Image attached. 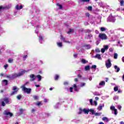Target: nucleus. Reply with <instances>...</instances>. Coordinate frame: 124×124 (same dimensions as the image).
<instances>
[{"instance_id":"obj_11","label":"nucleus","mask_w":124,"mask_h":124,"mask_svg":"<svg viewBox=\"0 0 124 124\" xmlns=\"http://www.w3.org/2000/svg\"><path fill=\"white\" fill-rule=\"evenodd\" d=\"M108 19L109 20V21H110V22H112L113 23H114V22H115V21H116V20L115 19H114V18L112 17L111 16H109L108 17Z\"/></svg>"},{"instance_id":"obj_4","label":"nucleus","mask_w":124,"mask_h":124,"mask_svg":"<svg viewBox=\"0 0 124 124\" xmlns=\"http://www.w3.org/2000/svg\"><path fill=\"white\" fill-rule=\"evenodd\" d=\"M110 110H112V113L114 114L116 116L118 115V112L117 111V109L115 108L114 106H111L110 108Z\"/></svg>"},{"instance_id":"obj_28","label":"nucleus","mask_w":124,"mask_h":124,"mask_svg":"<svg viewBox=\"0 0 124 124\" xmlns=\"http://www.w3.org/2000/svg\"><path fill=\"white\" fill-rule=\"evenodd\" d=\"M57 6H59V9H62V5L59 4V3H57Z\"/></svg>"},{"instance_id":"obj_1","label":"nucleus","mask_w":124,"mask_h":124,"mask_svg":"<svg viewBox=\"0 0 124 124\" xmlns=\"http://www.w3.org/2000/svg\"><path fill=\"white\" fill-rule=\"evenodd\" d=\"M21 88H22V91L27 93H31V89L26 88L25 85L21 86Z\"/></svg>"},{"instance_id":"obj_58","label":"nucleus","mask_w":124,"mask_h":124,"mask_svg":"<svg viewBox=\"0 0 124 124\" xmlns=\"http://www.w3.org/2000/svg\"><path fill=\"white\" fill-rule=\"evenodd\" d=\"M22 8H23V6L20 5V6H19V10H20V9H22Z\"/></svg>"},{"instance_id":"obj_33","label":"nucleus","mask_w":124,"mask_h":124,"mask_svg":"<svg viewBox=\"0 0 124 124\" xmlns=\"http://www.w3.org/2000/svg\"><path fill=\"white\" fill-rule=\"evenodd\" d=\"M118 58V54L117 53H114V59H117Z\"/></svg>"},{"instance_id":"obj_51","label":"nucleus","mask_w":124,"mask_h":124,"mask_svg":"<svg viewBox=\"0 0 124 124\" xmlns=\"http://www.w3.org/2000/svg\"><path fill=\"white\" fill-rule=\"evenodd\" d=\"M19 111H20V113H23V112H24V109L22 108H20V109H19Z\"/></svg>"},{"instance_id":"obj_55","label":"nucleus","mask_w":124,"mask_h":124,"mask_svg":"<svg viewBox=\"0 0 124 124\" xmlns=\"http://www.w3.org/2000/svg\"><path fill=\"white\" fill-rule=\"evenodd\" d=\"M118 109L119 110H121V109H122V107L121 106H118Z\"/></svg>"},{"instance_id":"obj_48","label":"nucleus","mask_w":124,"mask_h":124,"mask_svg":"<svg viewBox=\"0 0 124 124\" xmlns=\"http://www.w3.org/2000/svg\"><path fill=\"white\" fill-rule=\"evenodd\" d=\"M101 51L102 52V53H104V52H105V48H102L101 50Z\"/></svg>"},{"instance_id":"obj_53","label":"nucleus","mask_w":124,"mask_h":124,"mask_svg":"<svg viewBox=\"0 0 124 124\" xmlns=\"http://www.w3.org/2000/svg\"><path fill=\"white\" fill-rule=\"evenodd\" d=\"M34 99H38V96H34Z\"/></svg>"},{"instance_id":"obj_14","label":"nucleus","mask_w":124,"mask_h":124,"mask_svg":"<svg viewBox=\"0 0 124 124\" xmlns=\"http://www.w3.org/2000/svg\"><path fill=\"white\" fill-rule=\"evenodd\" d=\"M102 120L106 123H108L109 122V119L107 117H103Z\"/></svg>"},{"instance_id":"obj_9","label":"nucleus","mask_w":124,"mask_h":124,"mask_svg":"<svg viewBox=\"0 0 124 124\" xmlns=\"http://www.w3.org/2000/svg\"><path fill=\"white\" fill-rule=\"evenodd\" d=\"M99 88H101V87H103L104 86H105V81H102L101 82H100L99 84Z\"/></svg>"},{"instance_id":"obj_60","label":"nucleus","mask_w":124,"mask_h":124,"mask_svg":"<svg viewBox=\"0 0 124 124\" xmlns=\"http://www.w3.org/2000/svg\"><path fill=\"white\" fill-rule=\"evenodd\" d=\"M44 101L45 102H47V101H48V100L47 99H45Z\"/></svg>"},{"instance_id":"obj_57","label":"nucleus","mask_w":124,"mask_h":124,"mask_svg":"<svg viewBox=\"0 0 124 124\" xmlns=\"http://www.w3.org/2000/svg\"><path fill=\"white\" fill-rule=\"evenodd\" d=\"M35 109H32V110H31V112H32V113H34V112H35Z\"/></svg>"},{"instance_id":"obj_18","label":"nucleus","mask_w":124,"mask_h":124,"mask_svg":"<svg viewBox=\"0 0 124 124\" xmlns=\"http://www.w3.org/2000/svg\"><path fill=\"white\" fill-rule=\"evenodd\" d=\"M74 31V30L73 29H69L68 31L67 32L68 34H70V33H72V32H73Z\"/></svg>"},{"instance_id":"obj_32","label":"nucleus","mask_w":124,"mask_h":124,"mask_svg":"<svg viewBox=\"0 0 124 124\" xmlns=\"http://www.w3.org/2000/svg\"><path fill=\"white\" fill-rule=\"evenodd\" d=\"M108 46H104V49H105V50H108Z\"/></svg>"},{"instance_id":"obj_54","label":"nucleus","mask_w":124,"mask_h":124,"mask_svg":"<svg viewBox=\"0 0 124 124\" xmlns=\"http://www.w3.org/2000/svg\"><path fill=\"white\" fill-rule=\"evenodd\" d=\"M90 103H91V105H93V99H91L90 100Z\"/></svg>"},{"instance_id":"obj_7","label":"nucleus","mask_w":124,"mask_h":124,"mask_svg":"<svg viewBox=\"0 0 124 124\" xmlns=\"http://www.w3.org/2000/svg\"><path fill=\"white\" fill-rule=\"evenodd\" d=\"M13 90L14 91L12 93V94H16V93H17L18 91H19V88H17L16 86H14Z\"/></svg>"},{"instance_id":"obj_13","label":"nucleus","mask_w":124,"mask_h":124,"mask_svg":"<svg viewBox=\"0 0 124 124\" xmlns=\"http://www.w3.org/2000/svg\"><path fill=\"white\" fill-rule=\"evenodd\" d=\"M83 112H84V114H89V112H90V109H86L85 108H84L82 109Z\"/></svg>"},{"instance_id":"obj_49","label":"nucleus","mask_w":124,"mask_h":124,"mask_svg":"<svg viewBox=\"0 0 124 124\" xmlns=\"http://www.w3.org/2000/svg\"><path fill=\"white\" fill-rule=\"evenodd\" d=\"M95 52H100V50H99V48H96Z\"/></svg>"},{"instance_id":"obj_42","label":"nucleus","mask_w":124,"mask_h":124,"mask_svg":"<svg viewBox=\"0 0 124 124\" xmlns=\"http://www.w3.org/2000/svg\"><path fill=\"white\" fill-rule=\"evenodd\" d=\"M59 75H56V76H55V80H58V79H59Z\"/></svg>"},{"instance_id":"obj_36","label":"nucleus","mask_w":124,"mask_h":124,"mask_svg":"<svg viewBox=\"0 0 124 124\" xmlns=\"http://www.w3.org/2000/svg\"><path fill=\"white\" fill-rule=\"evenodd\" d=\"M83 112V109H82L81 108H79V111L78 112V114H82V112Z\"/></svg>"},{"instance_id":"obj_34","label":"nucleus","mask_w":124,"mask_h":124,"mask_svg":"<svg viewBox=\"0 0 124 124\" xmlns=\"http://www.w3.org/2000/svg\"><path fill=\"white\" fill-rule=\"evenodd\" d=\"M86 85V83L83 82L80 84V87H84Z\"/></svg>"},{"instance_id":"obj_39","label":"nucleus","mask_w":124,"mask_h":124,"mask_svg":"<svg viewBox=\"0 0 124 124\" xmlns=\"http://www.w3.org/2000/svg\"><path fill=\"white\" fill-rule=\"evenodd\" d=\"M124 0L120 1V4L121 6H123L124 5Z\"/></svg>"},{"instance_id":"obj_26","label":"nucleus","mask_w":124,"mask_h":124,"mask_svg":"<svg viewBox=\"0 0 124 124\" xmlns=\"http://www.w3.org/2000/svg\"><path fill=\"white\" fill-rule=\"evenodd\" d=\"M91 46L90 45H88L85 46L86 49H91Z\"/></svg>"},{"instance_id":"obj_50","label":"nucleus","mask_w":124,"mask_h":124,"mask_svg":"<svg viewBox=\"0 0 124 124\" xmlns=\"http://www.w3.org/2000/svg\"><path fill=\"white\" fill-rule=\"evenodd\" d=\"M93 103H94L95 106H96L97 105V102H96V101H94Z\"/></svg>"},{"instance_id":"obj_10","label":"nucleus","mask_w":124,"mask_h":124,"mask_svg":"<svg viewBox=\"0 0 124 124\" xmlns=\"http://www.w3.org/2000/svg\"><path fill=\"white\" fill-rule=\"evenodd\" d=\"M30 78H31V81H34L35 80V76L34 75L32 74L30 75Z\"/></svg>"},{"instance_id":"obj_25","label":"nucleus","mask_w":124,"mask_h":124,"mask_svg":"<svg viewBox=\"0 0 124 124\" xmlns=\"http://www.w3.org/2000/svg\"><path fill=\"white\" fill-rule=\"evenodd\" d=\"M81 62H82V63H86L87 62H88V61H86V60L82 59L81 60Z\"/></svg>"},{"instance_id":"obj_8","label":"nucleus","mask_w":124,"mask_h":124,"mask_svg":"<svg viewBox=\"0 0 124 124\" xmlns=\"http://www.w3.org/2000/svg\"><path fill=\"white\" fill-rule=\"evenodd\" d=\"M61 40L62 42H65V43H70L69 41L65 40V38H64L62 35H61Z\"/></svg>"},{"instance_id":"obj_56","label":"nucleus","mask_w":124,"mask_h":124,"mask_svg":"<svg viewBox=\"0 0 124 124\" xmlns=\"http://www.w3.org/2000/svg\"><path fill=\"white\" fill-rule=\"evenodd\" d=\"M74 58H77V54H74Z\"/></svg>"},{"instance_id":"obj_29","label":"nucleus","mask_w":124,"mask_h":124,"mask_svg":"<svg viewBox=\"0 0 124 124\" xmlns=\"http://www.w3.org/2000/svg\"><path fill=\"white\" fill-rule=\"evenodd\" d=\"M43 40V38H42V36H40L39 37V42H40V43H42Z\"/></svg>"},{"instance_id":"obj_5","label":"nucleus","mask_w":124,"mask_h":124,"mask_svg":"<svg viewBox=\"0 0 124 124\" xmlns=\"http://www.w3.org/2000/svg\"><path fill=\"white\" fill-rule=\"evenodd\" d=\"M106 66L107 68H110L112 66V64L111 63V61L108 59L106 62Z\"/></svg>"},{"instance_id":"obj_37","label":"nucleus","mask_w":124,"mask_h":124,"mask_svg":"<svg viewBox=\"0 0 124 124\" xmlns=\"http://www.w3.org/2000/svg\"><path fill=\"white\" fill-rule=\"evenodd\" d=\"M89 112H91L92 114H94V110L93 109H89Z\"/></svg>"},{"instance_id":"obj_3","label":"nucleus","mask_w":124,"mask_h":124,"mask_svg":"<svg viewBox=\"0 0 124 124\" xmlns=\"http://www.w3.org/2000/svg\"><path fill=\"white\" fill-rule=\"evenodd\" d=\"M99 37L102 40H105L107 39V36L106 34H104V33H100L99 34Z\"/></svg>"},{"instance_id":"obj_64","label":"nucleus","mask_w":124,"mask_h":124,"mask_svg":"<svg viewBox=\"0 0 124 124\" xmlns=\"http://www.w3.org/2000/svg\"><path fill=\"white\" fill-rule=\"evenodd\" d=\"M98 124H104V123L103 122H100Z\"/></svg>"},{"instance_id":"obj_27","label":"nucleus","mask_w":124,"mask_h":124,"mask_svg":"<svg viewBox=\"0 0 124 124\" xmlns=\"http://www.w3.org/2000/svg\"><path fill=\"white\" fill-rule=\"evenodd\" d=\"M87 10L89 11H92L93 10V7L92 6H89L87 7Z\"/></svg>"},{"instance_id":"obj_38","label":"nucleus","mask_w":124,"mask_h":124,"mask_svg":"<svg viewBox=\"0 0 124 124\" xmlns=\"http://www.w3.org/2000/svg\"><path fill=\"white\" fill-rule=\"evenodd\" d=\"M12 62H13V59H8V62H9L10 63H11Z\"/></svg>"},{"instance_id":"obj_40","label":"nucleus","mask_w":124,"mask_h":124,"mask_svg":"<svg viewBox=\"0 0 124 124\" xmlns=\"http://www.w3.org/2000/svg\"><path fill=\"white\" fill-rule=\"evenodd\" d=\"M16 97H17V99L20 100V99H21V97H22V96H21L20 95H18Z\"/></svg>"},{"instance_id":"obj_31","label":"nucleus","mask_w":124,"mask_h":124,"mask_svg":"<svg viewBox=\"0 0 124 124\" xmlns=\"http://www.w3.org/2000/svg\"><path fill=\"white\" fill-rule=\"evenodd\" d=\"M101 31H106V28H105L104 27H101Z\"/></svg>"},{"instance_id":"obj_35","label":"nucleus","mask_w":124,"mask_h":124,"mask_svg":"<svg viewBox=\"0 0 124 124\" xmlns=\"http://www.w3.org/2000/svg\"><path fill=\"white\" fill-rule=\"evenodd\" d=\"M101 115V113L96 112L95 113V116H100Z\"/></svg>"},{"instance_id":"obj_61","label":"nucleus","mask_w":124,"mask_h":124,"mask_svg":"<svg viewBox=\"0 0 124 124\" xmlns=\"http://www.w3.org/2000/svg\"><path fill=\"white\" fill-rule=\"evenodd\" d=\"M109 51H110V52H113V49H112V48H109Z\"/></svg>"},{"instance_id":"obj_23","label":"nucleus","mask_w":124,"mask_h":124,"mask_svg":"<svg viewBox=\"0 0 124 124\" xmlns=\"http://www.w3.org/2000/svg\"><path fill=\"white\" fill-rule=\"evenodd\" d=\"M79 1H80V2H89L90 0H79Z\"/></svg>"},{"instance_id":"obj_2","label":"nucleus","mask_w":124,"mask_h":124,"mask_svg":"<svg viewBox=\"0 0 124 124\" xmlns=\"http://www.w3.org/2000/svg\"><path fill=\"white\" fill-rule=\"evenodd\" d=\"M24 73H25V70H22L21 72L18 74H14L13 75V78H16V77H19V76H22Z\"/></svg>"},{"instance_id":"obj_45","label":"nucleus","mask_w":124,"mask_h":124,"mask_svg":"<svg viewBox=\"0 0 124 124\" xmlns=\"http://www.w3.org/2000/svg\"><path fill=\"white\" fill-rule=\"evenodd\" d=\"M4 67L5 69H6V68H7V67H8V64H6L5 65H4Z\"/></svg>"},{"instance_id":"obj_16","label":"nucleus","mask_w":124,"mask_h":124,"mask_svg":"<svg viewBox=\"0 0 124 124\" xmlns=\"http://www.w3.org/2000/svg\"><path fill=\"white\" fill-rule=\"evenodd\" d=\"M73 89L75 92H77V91H78V89L77 88V85L76 84H74Z\"/></svg>"},{"instance_id":"obj_52","label":"nucleus","mask_w":124,"mask_h":124,"mask_svg":"<svg viewBox=\"0 0 124 124\" xmlns=\"http://www.w3.org/2000/svg\"><path fill=\"white\" fill-rule=\"evenodd\" d=\"M16 9H17V10H19V6L18 5H17L16 7Z\"/></svg>"},{"instance_id":"obj_30","label":"nucleus","mask_w":124,"mask_h":124,"mask_svg":"<svg viewBox=\"0 0 124 124\" xmlns=\"http://www.w3.org/2000/svg\"><path fill=\"white\" fill-rule=\"evenodd\" d=\"M119 90V87L118 86H115L114 88V92H117V91H118Z\"/></svg>"},{"instance_id":"obj_41","label":"nucleus","mask_w":124,"mask_h":124,"mask_svg":"<svg viewBox=\"0 0 124 124\" xmlns=\"http://www.w3.org/2000/svg\"><path fill=\"white\" fill-rule=\"evenodd\" d=\"M114 100H116V99H119V96H115L113 98Z\"/></svg>"},{"instance_id":"obj_47","label":"nucleus","mask_w":124,"mask_h":124,"mask_svg":"<svg viewBox=\"0 0 124 124\" xmlns=\"http://www.w3.org/2000/svg\"><path fill=\"white\" fill-rule=\"evenodd\" d=\"M1 105L2 106H5V103H4V101L1 102Z\"/></svg>"},{"instance_id":"obj_24","label":"nucleus","mask_w":124,"mask_h":124,"mask_svg":"<svg viewBox=\"0 0 124 124\" xmlns=\"http://www.w3.org/2000/svg\"><path fill=\"white\" fill-rule=\"evenodd\" d=\"M2 82L3 83V84L4 85H7V84H8V81H7V80H2Z\"/></svg>"},{"instance_id":"obj_20","label":"nucleus","mask_w":124,"mask_h":124,"mask_svg":"<svg viewBox=\"0 0 124 124\" xmlns=\"http://www.w3.org/2000/svg\"><path fill=\"white\" fill-rule=\"evenodd\" d=\"M57 46L59 47H62V42H57Z\"/></svg>"},{"instance_id":"obj_43","label":"nucleus","mask_w":124,"mask_h":124,"mask_svg":"<svg viewBox=\"0 0 124 124\" xmlns=\"http://www.w3.org/2000/svg\"><path fill=\"white\" fill-rule=\"evenodd\" d=\"M36 105H37L38 106H39L40 105H41V102H38Z\"/></svg>"},{"instance_id":"obj_62","label":"nucleus","mask_w":124,"mask_h":124,"mask_svg":"<svg viewBox=\"0 0 124 124\" xmlns=\"http://www.w3.org/2000/svg\"><path fill=\"white\" fill-rule=\"evenodd\" d=\"M122 61L123 62H124V57H123L122 59Z\"/></svg>"},{"instance_id":"obj_6","label":"nucleus","mask_w":124,"mask_h":124,"mask_svg":"<svg viewBox=\"0 0 124 124\" xmlns=\"http://www.w3.org/2000/svg\"><path fill=\"white\" fill-rule=\"evenodd\" d=\"M4 115L7 116V117H10L11 118L12 116H13V114L10 112H8L7 111L5 110L4 112Z\"/></svg>"},{"instance_id":"obj_15","label":"nucleus","mask_w":124,"mask_h":124,"mask_svg":"<svg viewBox=\"0 0 124 124\" xmlns=\"http://www.w3.org/2000/svg\"><path fill=\"white\" fill-rule=\"evenodd\" d=\"M103 107H104V104H103L102 106H99L97 108V109L99 111H100V110H102Z\"/></svg>"},{"instance_id":"obj_12","label":"nucleus","mask_w":124,"mask_h":124,"mask_svg":"<svg viewBox=\"0 0 124 124\" xmlns=\"http://www.w3.org/2000/svg\"><path fill=\"white\" fill-rule=\"evenodd\" d=\"M114 68L115 72H119V71H120V68L118 67V66L115 65Z\"/></svg>"},{"instance_id":"obj_46","label":"nucleus","mask_w":124,"mask_h":124,"mask_svg":"<svg viewBox=\"0 0 124 124\" xmlns=\"http://www.w3.org/2000/svg\"><path fill=\"white\" fill-rule=\"evenodd\" d=\"M69 90H70V93H72V92H73V88L70 87Z\"/></svg>"},{"instance_id":"obj_19","label":"nucleus","mask_w":124,"mask_h":124,"mask_svg":"<svg viewBox=\"0 0 124 124\" xmlns=\"http://www.w3.org/2000/svg\"><path fill=\"white\" fill-rule=\"evenodd\" d=\"M36 77H37V78H38V81L39 82H40V81H41V78H42L41 76L38 75H37Z\"/></svg>"},{"instance_id":"obj_21","label":"nucleus","mask_w":124,"mask_h":124,"mask_svg":"<svg viewBox=\"0 0 124 124\" xmlns=\"http://www.w3.org/2000/svg\"><path fill=\"white\" fill-rule=\"evenodd\" d=\"M84 69L86 71H88V70H90V66L88 65L85 67Z\"/></svg>"},{"instance_id":"obj_63","label":"nucleus","mask_w":124,"mask_h":124,"mask_svg":"<svg viewBox=\"0 0 124 124\" xmlns=\"http://www.w3.org/2000/svg\"><path fill=\"white\" fill-rule=\"evenodd\" d=\"M120 124H124V122L122 121L120 122Z\"/></svg>"},{"instance_id":"obj_22","label":"nucleus","mask_w":124,"mask_h":124,"mask_svg":"<svg viewBox=\"0 0 124 124\" xmlns=\"http://www.w3.org/2000/svg\"><path fill=\"white\" fill-rule=\"evenodd\" d=\"M4 101L5 103H8V102H9V100L8 99V98H5V99H4Z\"/></svg>"},{"instance_id":"obj_59","label":"nucleus","mask_w":124,"mask_h":124,"mask_svg":"<svg viewBox=\"0 0 124 124\" xmlns=\"http://www.w3.org/2000/svg\"><path fill=\"white\" fill-rule=\"evenodd\" d=\"M95 33L98 34V33H99V32L98 31L96 30V31H95Z\"/></svg>"},{"instance_id":"obj_44","label":"nucleus","mask_w":124,"mask_h":124,"mask_svg":"<svg viewBox=\"0 0 124 124\" xmlns=\"http://www.w3.org/2000/svg\"><path fill=\"white\" fill-rule=\"evenodd\" d=\"M92 68H93V69H95V68H96V65H92Z\"/></svg>"},{"instance_id":"obj_17","label":"nucleus","mask_w":124,"mask_h":124,"mask_svg":"<svg viewBox=\"0 0 124 124\" xmlns=\"http://www.w3.org/2000/svg\"><path fill=\"white\" fill-rule=\"evenodd\" d=\"M94 58H96L97 59H98V60H101V57L100 56V54H96Z\"/></svg>"}]
</instances>
